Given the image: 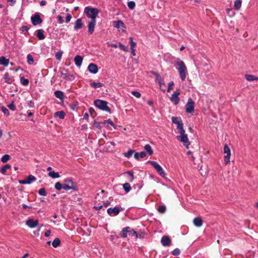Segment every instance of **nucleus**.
I'll use <instances>...</instances> for the list:
<instances>
[{"label": "nucleus", "instance_id": "f257e3e1", "mask_svg": "<svg viewBox=\"0 0 258 258\" xmlns=\"http://www.w3.org/2000/svg\"><path fill=\"white\" fill-rule=\"evenodd\" d=\"M175 62L176 64V69L178 70L181 80L183 81L185 80L187 74L186 67L184 62L179 58L176 60Z\"/></svg>", "mask_w": 258, "mask_h": 258}, {"label": "nucleus", "instance_id": "f03ea898", "mask_svg": "<svg viewBox=\"0 0 258 258\" xmlns=\"http://www.w3.org/2000/svg\"><path fill=\"white\" fill-rule=\"evenodd\" d=\"M99 10L97 8L86 7L85 9V13L87 16L92 20H96V18L99 14Z\"/></svg>", "mask_w": 258, "mask_h": 258}, {"label": "nucleus", "instance_id": "7ed1b4c3", "mask_svg": "<svg viewBox=\"0 0 258 258\" xmlns=\"http://www.w3.org/2000/svg\"><path fill=\"white\" fill-rule=\"evenodd\" d=\"M179 135L176 137L177 140L180 142L183 143V145L186 148H188L190 144V142L187 138V135L185 134V131L183 132H179Z\"/></svg>", "mask_w": 258, "mask_h": 258}, {"label": "nucleus", "instance_id": "20e7f679", "mask_svg": "<svg viewBox=\"0 0 258 258\" xmlns=\"http://www.w3.org/2000/svg\"><path fill=\"white\" fill-rule=\"evenodd\" d=\"M95 105L101 110L110 112V108L107 106L106 101L101 100H96L94 101Z\"/></svg>", "mask_w": 258, "mask_h": 258}, {"label": "nucleus", "instance_id": "39448f33", "mask_svg": "<svg viewBox=\"0 0 258 258\" xmlns=\"http://www.w3.org/2000/svg\"><path fill=\"white\" fill-rule=\"evenodd\" d=\"M65 184L63 185V189L69 190L70 189H76V184L71 178H67L64 179Z\"/></svg>", "mask_w": 258, "mask_h": 258}, {"label": "nucleus", "instance_id": "423d86ee", "mask_svg": "<svg viewBox=\"0 0 258 258\" xmlns=\"http://www.w3.org/2000/svg\"><path fill=\"white\" fill-rule=\"evenodd\" d=\"M149 163L153 166L155 169L158 173L162 177L165 178L166 177V173H165L162 167L158 164L157 162L153 161H149Z\"/></svg>", "mask_w": 258, "mask_h": 258}, {"label": "nucleus", "instance_id": "0eeeda50", "mask_svg": "<svg viewBox=\"0 0 258 258\" xmlns=\"http://www.w3.org/2000/svg\"><path fill=\"white\" fill-rule=\"evenodd\" d=\"M171 120L173 123L177 125V129L178 131V133L180 132H183L184 130L183 129V124L181 118L178 117H172Z\"/></svg>", "mask_w": 258, "mask_h": 258}, {"label": "nucleus", "instance_id": "6e6552de", "mask_svg": "<svg viewBox=\"0 0 258 258\" xmlns=\"http://www.w3.org/2000/svg\"><path fill=\"white\" fill-rule=\"evenodd\" d=\"M171 120L173 123L177 125V129L178 131V133L180 132H183L184 130L183 129V124L181 118L178 117H172Z\"/></svg>", "mask_w": 258, "mask_h": 258}, {"label": "nucleus", "instance_id": "1a4fd4ad", "mask_svg": "<svg viewBox=\"0 0 258 258\" xmlns=\"http://www.w3.org/2000/svg\"><path fill=\"white\" fill-rule=\"evenodd\" d=\"M185 109L187 113H191L195 110V102L191 98L188 99L187 102L185 105Z\"/></svg>", "mask_w": 258, "mask_h": 258}, {"label": "nucleus", "instance_id": "9d476101", "mask_svg": "<svg viewBox=\"0 0 258 258\" xmlns=\"http://www.w3.org/2000/svg\"><path fill=\"white\" fill-rule=\"evenodd\" d=\"M61 77L66 81H73L75 79V76L68 73V70L62 69L60 72Z\"/></svg>", "mask_w": 258, "mask_h": 258}, {"label": "nucleus", "instance_id": "9b49d317", "mask_svg": "<svg viewBox=\"0 0 258 258\" xmlns=\"http://www.w3.org/2000/svg\"><path fill=\"white\" fill-rule=\"evenodd\" d=\"M224 153L226 154V155L224 157V162L227 164L230 162L231 156V150L227 145H225L224 146Z\"/></svg>", "mask_w": 258, "mask_h": 258}, {"label": "nucleus", "instance_id": "f8f14e48", "mask_svg": "<svg viewBox=\"0 0 258 258\" xmlns=\"http://www.w3.org/2000/svg\"><path fill=\"white\" fill-rule=\"evenodd\" d=\"M32 23L34 25L40 24L42 23V20L40 18L39 13H36L34 15L32 16L31 18Z\"/></svg>", "mask_w": 258, "mask_h": 258}, {"label": "nucleus", "instance_id": "ddd939ff", "mask_svg": "<svg viewBox=\"0 0 258 258\" xmlns=\"http://www.w3.org/2000/svg\"><path fill=\"white\" fill-rule=\"evenodd\" d=\"M36 180V178L34 176L30 175L25 179L19 180V182L20 184H30Z\"/></svg>", "mask_w": 258, "mask_h": 258}, {"label": "nucleus", "instance_id": "4468645a", "mask_svg": "<svg viewBox=\"0 0 258 258\" xmlns=\"http://www.w3.org/2000/svg\"><path fill=\"white\" fill-rule=\"evenodd\" d=\"M180 92L179 91L175 92L173 94H172L170 97L171 101L175 104H177L179 102V95H180Z\"/></svg>", "mask_w": 258, "mask_h": 258}, {"label": "nucleus", "instance_id": "2eb2a0df", "mask_svg": "<svg viewBox=\"0 0 258 258\" xmlns=\"http://www.w3.org/2000/svg\"><path fill=\"white\" fill-rule=\"evenodd\" d=\"M119 212L120 210L117 207H115L113 208H109L107 209V213L111 216L117 215Z\"/></svg>", "mask_w": 258, "mask_h": 258}, {"label": "nucleus", "instance_id": "dca6fc26", "mask_svg": "<svg viewBox=\"0 0 258 258\" xmlns=\"http://www.w3.org/2000/svg\"><path fill=\"white\" fill-rule=\"evenodd\" d=\"M26 224L31 228L36 227L38 224V221L37 220H33L30 219L26 221Z\"/></svg>", "mask_w": 258, "mask_h": 258}, {"label": "nucleus", "instance_id": "f3484780", "mask_svg": "<svg viewBox=\"0 0 258 258\" xmlns=\"http://www.w3.org/2000/svg\"><path fill=\"white\" fill-rule=\"evenodd\" d=\"M171 242V239L167 236H164L162 237L161 243L164 246H169Z\"/></svg>", "mask_w": 258, "mask_h": 258}, {"label": "nucleus", "instance_id": "a211bd4d", "mask_svg": "<svg viewBox=\"0 0 258 258\" xmlns=\"http://www.w3.org/2000/svg\"><path fill=\"white\" fill-rule=\"evenodd\" d=\"M96 20H91L88 23V33L90 34H92L94 31L95 26L96 25Z\"/></svg>", "mask_w": 258, "mask_h": 258}, {"label": "nucleus", "instance_id": "6ab92c4d", "mask_svg": "<svg viewBox=\"0 0 258 258\" xmlns=\"http://www.w3.org/2000/svg\"><path fill=\"white\" fill-rule=\"evenodd\" d=\"M88 71L92 74H96L98 71L97 66L94 63H90L88 67Z\"/></svg>", "mask_w": 258, "mask_h": 258}, {"label": "nucleus", "instance_id": "aec40b11", "mask_svg": "<svg viewBox=\"0 0 258 258\" xmlns=\"http://www.w3.org/2000/svg\"><path fill=\"white\" fill-rule=\"evenodd\" d=\"M74 61L75 64L78 67H80L83 61V57L80 55H77L74 58Z\"/></svg>", "mask_w": 258, "mask_h": 258}, {"label": "nucleus", "instance_id": "412c9836", "mask_svg": "<svg viewBox=\"0 0 258 258\" xmlns=\"http://www.w3.org/2000/svg\"><path fill=\"white\" fill-rule=\"evenodd\" d=\"M36 36L39 40H43L45 37L44 34V31L42 29H39L36 31Z\"/></svg>", "mask_w": 258, "mask_h": 258}, {"label": "nucleus", "instance_id": "4be33fe9", "mask_svg": "<svg viewBox=\"0 0 258 258\" xmlns=\"http://www.w3.org/2000/svg\"><path fill=\"white\" fill-rule=\"evenodd\" d=\"M193 223L196 226L200 227L203 225V220L200 217H196L194 218Z\"/></svg>", "mask_w": 258, "mask_h": 258}, {"label": "nucleus", "instance_id": "5701e85b", "mask_svg": "<svg viewBox=\"0 0 258 258\" xmlns=\"http://www.w3.org/2000/svg\"><path fill=\"white\" fill-rule=\"evenodd\" d=\"M131 228L130 227H126L122 229L120 236L122 237L125 238L127 236V233H130Z\"/></svg>", "mask_w": 258, "mask_h": 258}, {"label": "nucleus", "instance_id": "b1692460", "mask_svg": "<svg viewBox=\"0 0 258 258\" xmlns=\"http://www.w3.org/2000/svg\"><path fill=\"white\" fill-rule=\"evenodd\" d=\"M113 26L116 28H119L122 27L125 28V25L121 20L115 21L113 22Z\"/></svg>", "mask_w": 258, "mask_h": 258}, {"label": "nucleus", "instance_id": "393cba45", "mask_svg": "<svg viewBox=\"0 0 258 258\" xmlns=\"http://www.w3.org/2000/svg\"><path fill=\"white\" fill-rule=\"evenodd\" d=\"M9 63V59L6 58L4 56L0 57V65H3L4 67H7Z\"/></svg>", "mask_w": 258, "mask_h": 258}, {"label": "nucleus", "instance_id": "a878e982", "mask_svg": "<svg viewBox=\"0 0 258 258\" xmlns=\"http://www.w3.org/2000/svg\"><path fill=\"white\" fill-rule=\"evenodd\" d=\"M83 25L82 20L81 19H78L77 20L75 23L74 29L75 30H78L82 28Z\"/></svg>", "mask_w": 258, "mask_h": 258}, {"label": "nucleus", "instance_id": "bb28decb", "mask_svg": "<svg viewBox=\"0 0 258 258\" xmlns=\"http://www.w3.org/2000/svg\"><path fill=\"white\" fill-rule=\"evenodd\" d=\"M65 115L66 114L63 111H57L54 113V116L55 117L58 116L60 119H63L65 117Z\"/></svg>", "mask_w": 258, "mask_h": 258}, {"label": "nucleus", "instance_id": "cd10ccee", "mask_svg": "<svg viewBox=\"0 0 258 258\" xmlns=\"http://www.w3.org/2000/svg\"><path fill=\"white\" fill-rule=\"evenodd\" d=\"M48 176L52 178H57L60 177L59 174L58 172H56L55 171H50L48 174Z\"/></svg>", "mask_w": 258, "mask_h": 258}, {"label": "nucleus", "instance_id": "c85d7f7f", "mask_svg": "<svg viewBox=\"0 0 258 258\" xmlns=\"http://www.w3.org/2000/svg\"><path fill=\"white\" fill-rule=\"evenodd\" d=\"M5 82L8 84H11L12 83V80L11 79L10 75L8 73H6L4 75Z\"/></svg>", "mask_w": 258, "mask_h": 258}, {"label": "nucleus", "instance_id": "c756f323", "mask_svg": "<svg viewBox=\"0 0 258 258\" xmlns=\"http://www.w3.org/2000/svg\"><path fill=\"white\" fill-rule=\"evenodd\" d=\"M245 79L248 81L258 80V78L252 75H245Z\"/></svg>", "mask_w": 258, "mask_h": 258}, {"label": "nucleus", "instance_id": "7c9ffc66", "mask_svg": "<svg viewBox=\"0 0 258 258\" xmlns=\"http://www.w3.org/2000/svg\"><path fill=\"white\" fill-rule=\"evenodd\" d=\"M11 166L9 164H6L5 165V166H4L2 168H1V172L5 175L6 174V172H7V171L8 170V169H10L11 168Z\"/></svg>", "mask_w": 258, "mask_h": 258}, {"label": "nucleus", "instance_id": "2f4dec72", "mask_svg": "<svg viewBox=\"0 0 258 258\" xmlns=\"http://www.w3.org/2000/svg\"><path fill=\"white\" fill-rule=\"evenodd\" d=\"M144 148L150 155H151L153 154V151L150 145L147 144L145 145Z\"/></svg>", "mask_w": 258, "mask_h": 258}, {"label": "nucleus", "instance_id": "473e14b6", "mask_svg": "<svg viewBox=\"0 0 258 258\" xmlns=\"http://www.w3.org/2000/svg\"><path fill=\"white\" fill-rule=\"evenodd\" d=\"M54 95L57 98L62 99L63 98V93L61 91H56L54 92Z\"/></svg>", "mask_w": 258, "mask_h": 258}, {"label": "nucleus", "instance_id": "72a5a7b5", "mask_svg": "<svg viewBox=\"0 0 258 258\" xmlns=\"http://www.w3.org/2000/svg\"><path fill=\"white\" fill-rule=\"evenodd\" d=\"M241 3H242L241 0H236L234 2V7L235 9H236L237 10H239V9L241 8Z\"/></svg>", "mask_w": 258, "mask_h": 258}, {"label": "nucleus", "instance_id": "f704fd0d", "mask_svg": "<svg viewBox=\"0 0 258 258\" xmlns=\"http://www.w3.org/2000/svg\"><path fill=\"white\" fill-rule=\"evenodd\" d=\"M90 85L92 87H93L94 88H101V87H102L103 84L99 82H94L92 83H91Z\"/></svg>", "mask_w": 258, "mask_h": 258}, {"label": "nucleus", "instance_id": "c9c22d12", "mask_svg": "<svg viewBox=\"0 0 258 258\" xmlns=\"http://www.w3.org/2000/svg\"><path fill=\"white\" fill-rule=\"evenodd\" d=\"M60 240H59V238H55L52 242V246L55 248L58 246L60 245Z\"/></svg>", "mask_w": 258, "mask_h": 258}, {"label": "nucleus", "instance_id": "e433bc0d", "mask_svg": "<svg viewBox=\"0 0 258 258\" xmlns=\"http://www.w3.org/2000/svg\"><path fill=\"white\" fill-rule=\"evenodd\" d=\"M27 61L29 64H32L34 62L33 57L30 54H28L27 56Z\"/></svg>", "mask_w": 258, "mask_h": 258}, {"label": "nucleus", "instance_id": "4c0bfd02", "mask_svg": "<svg viewBox=\"0 0 258 258\" xmlns=\"http://www.w3.org/2000/svg\"><path fill=\"white\" fill-rule=\"evenodd\" d=\"M128 175V180L130 182H133L134 179V173L133 172L130 171L126 172Z\"/></svg>", "mask_w": 258, "mask_h": 258}, {"label": "nucleus", "instance_id": "58836bf2", "mask_svg": "<svg viewBox=\"0 0 258 258\" xmlns=\"http://www.w3.org/2000/svg\"><path fill=\"white\" fill-rule=\"evenodd\" d=\"M122 185H123V188L124 190L125 191V192L126 193L130 191L131 187V185L129 183H125L123 184Z\"/></svg>", "mask_w": 258, "mask_h": 258}, {"label": "nucleus", "instance_id": "ea45409f", "mask_svg": "<svg viewBox=\"0 0 258 258\" xmlns=\"http://www.w3.org/2000/svg\"><path fill=\"white\" fill-rule=\"evenodd\" d=\"M55 188L57 190H60L61 189H63V185L59 182H57L54 185Z\"/></svg>", "mask_w": 258, "mask_h": 258}, {"label": "nucleus", "instance_id": "a19ab883", "mask_svg": "<svg viewBox=\"0 0 258 258\" xmlns=\"http://www.w3.org/2000/svg\"><path fill=\"white\" fill-rule=\"evenodd\" d=\"M166 210V208L165 206L161 205L158 208V211L161 213H164Z\"/></svg>", "mask_w": 258, "mask_h": 258}, {"label": "nucleus", "instance_id": "79ce46f5", "mask_svg": "<svg viewBox=\"0 0 258 258\" xmlns=\"http://www.w3.org/2000/svg\"><path fill=\"white\" fill-rule=\"evenodd\" d=\"M10 157L9 155L6 154L4 156H3V157L2 158L1 160H2V162L6 163L10 159Z\"/></svg>", "mask_w": 258, "mask_h": 258}, {"label": "nucleus", "instance_id": "37998d69", "mask_svg": "<svg viewBox=\"0 0 258 258\" xmlns=\"http://www.w3.org/2000/svg\"><path fill=\"white\" fill-rule=\"evenodd\" d=\"M135 6H136V4L133 1H130L129 2H128L127 3V6L128 7L131 9V10H133L135 8Z\"/></svg>", "mask_w": 258, "mask_h": 258}, {"label": "nucleus", "instance_id": "c03bdc74", "mask_svg": "<svg viewBox=\"0 0 258 258\" xmlns=\"http://www.w3.org/2000/svg\"><path fill=\"white\" fill-rule=\"evenodd\" d=\"M38 193L40 196H46L47 194L44 188H40L38 191Z\"/></svg>", "mask_w": 258, "mask_h": 258}, {"label": "nucleus", "instance_id": "a18cd8bd", "mask_svg": "<svg viewBox=\"0 0 258 258\" xmlns=\"http://www.w3.org/2000/svg\"><path fill=\"white\" fill-rule=\"evenodd\" d=\"M227 15L230 17H233L235 15V12L231 9H227L226 10Z\"/></svg>", "mask_w": 258, "mask_h": 258}, {"label": "nucleus", "instance_id": "49530a36", "mask_svg": "<svg viewBox=\"0 0 258 258\" xmlns=\"http://www.w3.org/2000/svg\"><path fill=\"white\" fill-rule=\"evenodd\" d=\"M180 253V250L178 248H175L172 251V254L173 255L177 256Z\"/></svg>", "mask_w": 258, "mask_h": 258}, {"label": "nucleus", "instance_id": "de8ad7c7", "mask_svg": "<svg viewBox=\"0 0 258 258\" xmlns=\"http://www.w3.org/2000/svg\"><path fill=\"white\" fill-rule=\"evenodd\" d=\"M118 47H120V48L121 49H122V50H123L124 51H128L127 47L126 46H125V45L122 44L120 42L118 43Z\"/></svg>", "mask_w": 258, "mask_h": 258}, {"label": "nucleus", "instance_id": "09e8293b", "mask_svg": "<svg viewBox=\"0 0 258 258\" xmlns=\"http://www.w3.org/2000/svg\"><path fill=\"white\" fill-rule=\"evenodd\" d=\"M129 39L130 40V44H131V49H133V48H134V47L136 46V42L133 41V39L132 37H130Z\"/></svg>", "mask_w": 258, "mask_h": 258}, {"label": "nucleus", "instance_id": "8fccbe9b", "mask_svg": "<svg viewBox=\"0 0 258 258\" xmlns=\"http://www.w3.org/2000/svg\"><path fill=\"white\" fill-rule=\"evenodd\" d=\"M159 85V87L160 88V89L163 91V92H165V88H166V85L165 84V83H164L163 81H162L161 82V84H158Z\"/></svg>", "mask_w": 258, "mask_h": 258}, {"label": "nucleus", "instance_id": "3c124183", "mask_svg": "<svg viewBox=\"0 0 258 258\" xmlns=\"http://www.w3.org/2000/svg\"><path fill=\"white\" fill-rule=\"evenodd\" d=\"M62 51H58L55 53V57L58 60H60L61 56H62Z\"/></svg>", "mask_w": 258, "mask_h": 258}, {"label": "nucleus", "instance_id": "603ef678", "mask_svg": "<svg viewBox=\"0 0 258 258\" xmlns=\"http://www.w3.org/2000/svg\"><path fill=\"white\" fill-rule=\"evenodd\" d=\"M128 234H129V235H131L132 236H134L136 238L138 237L137 233L133 229H131V230L130 231V233Z\"/></svg>", "mask_w": 258, "mask_h": 258}, {"label": "nucleus", "instance_id": "864d4df0", "mask_svg": "<svg viewBox=\"0 0 258 258\" xmlns=\"http://www.w3.org/2000/svg\"><path fill=\"white\" fill-rule=\"evenodd\" d=\"M21 83L25 86L29 84V81L28 79H25L24 78H22L21 79Z\"/></svg>", "mask_w": 258, "mask_h": 258}, {"label": "nucleus", "instance_id": "5fc2aeb1", "mask_svg": "<svg viewBox=\"0 0 258 258\" xmlns=\"http://www.w3.org/2000/svg\"><path fill=\"white\" fill-rule=\"evenodd\" d=\"M133 153H134L133 150H130L127 153H124V156L127 158H130V157H131L132 156Z\"/></svg>", "mask_w": 258, "mask_h": 258}, {"label": "nucleus", "instance_id": "6e6d98bb", "mask_svg": "<svg viewBox=\"0 0 258 258\" xmlns=\"http://www.w3.org/2000/svg\"><path fill=\"white\" fill-rule=\"evenodd\" d=\"M156 81L158 82V84H161V82L163 80L159 75L156 74Z\"/></svg>", "mask_w": 258, "mask_h": 258}, {"label": "nucleus", "instance_id": "4d7b16f0", "mask_svg": "<svg viewBox=\"0 0 258 258\" xmlns=\"http://www.w3.org/2000/svg\"><path fill=\"white\" fill-rule=\"evenodd\" d=\"M174 85V83L173 82H170L169 84H168V89H167V91L168 92H170L171 90H172L173 89V86Z\"/></svg>", "mask_w": 258, "mask_h": 258}, {"label": "nucleus", "instance_id": "13d9d810", "mask_svg": "<svg viewBox=\"0 0 258 258\" xmlns=\"http://www.w3.org/2000/svg\"><path fill=\"white\" fill-rule=\"evenodd\" d=\"M132 94L137 98H140L141 96V93L138 91H132Z\"/></svg>", "mask_w": 258, "mask_h": 258}, {"label": "nucleus", "instance_id": "bf43d9fd", "mask_svg": "<svg viewBox=\"0 0 258 258\" xmlns=\"http://www.w3.org/2000/svg\"><path fill=\"white\" fill-rule=\"evenodd\" d=\"M8 107H9V108L10 109H11V110H12L13 111L15 110L16 109V107L15 105H14L13 102L11 104H9L8 106Z\"/></svg>", "mask_w": 258, "mask_h": 258}, {"label": "nucleus", "instance_id": "052dcab7", "mask_svg": "<svg viewBox=\"0 0 258 258\" xmlns=\"http://www.w3.org/2000/svg\"><path fill=\"white\" fill-rule=\"evenodd\" d=\"M2 110L3 112V113L6 115H9L10 113H9V110L6 108V107H3L2 108Z\"/></svg>", "mask_w": 258, "mask_h": 258}, {"label": "nucleus", "instance_id": "680f3d73", "mask_svg": "<svg viewBox=\"0 0 258 258\" xmlns=\"http://www.w3.org/2000/svg\"><path fill=\"white\" fill-rule=\"evenodd\" d=\"M57 18H58V22L59 24H62L63 22V19L62 17H61L60 15H58L57 17Z\"/></svg>", "mask_w": 258, "mask_h": 258}, {"label": "nucleus", "instance_id": "e2e57ef3", "mask_svg": "<svg viewBox=\"0 0 258 258\" xmlns=\"http://www.w3.org/2000/svg\"><path fill=\"white\" fill-rule=\"evenodd\" d=\"M100 123H101L100 122H98L95 121L94 123V125L95 126H96L97 128H98L99 129H101Z\"/></svg>", "mask_w": 258, "mask_h": 258}, {"label": "nucleus", "instance_id": "0e129e2a", "mask_svg": "<svg viewBox=\"0 0 258 258\" xmlns=\"http://www.w3.org/2000/svg\"><path fill=\"white\" fill-rule=\"evenodd\" d=\"M71 18H72L71 15H70V14L68 15L67 17H66V22L67 23L71 21Z\"/></svg>", "mask_w": 258, "mask_h": 258}, {"label": "nucleus", "instance_id": "69168bd1", "mask_svg": "<svg viewBox=\"0 0 258 258\" xmlns=\"http://www.w3.org/2000/svg\"><path fill=\"white\" fill-rule=\"evenodd\" d=\"M140 158H144L146 156V153L145 152H141L139 153Z\"/></svg>", "mask_w": 258, "mask_h": 258}, {"label": "nucleus", "instance_id": "338daca9", "mask_svg": "<svg viewBox=\"0 0 258 258\" xmlns=\"http://www.w3.org/2000/svg\"><path fill=\"white\" fill-rule=\"evenodd\" d=\"M134 157L135 159L139 160L140 158L139 153H136L134 155Z\"/></svg>", "mask_w": 258, "mask_h": 258}, {"label": "nucleus", "instance_id": "774afa93", "mask_svg": "<svg viewBox=\"0 0 258 258\" xmlns=\"http://www.w3.org/2000/svg\"><path fill=\"white\" fill-rule=\"evenodd\" d=\"M50 233H51V231H50V230H49L46 231L45 232L44 235H45L46 237H48V236H50Z\"/></svg>", "mask_w": 258, "mask_h": 258}]
</instances>
